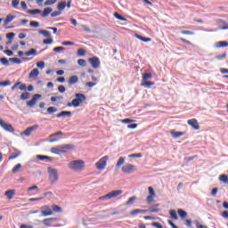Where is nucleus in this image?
<instances>
[{"instance_id": "1", "label": "nucleus", "mask_w": 228, "mask_h": 228, "mask_svg": "<svg viewBox=\"0 0 228 228\" xmlns=\"http://www.w3.org/2000/svg\"><path fill=\"white\" fill-rule=\"evenodd\" d=\"M74 149V144H61L58 146L52 147L50 152L61 156V154H67L69 151Z\"/></svg>"}, {"instance_id": "2", "label": "nucleus", "mask_w": 228, "mask_h": 228, "mask_svg": "<svg viewBox=\"0 0 228 228\" xmlns=\"http://www.w3.org/2000/svg\"><path fill=\"white\" fill-rule=\"evenodd\" d=\"M69 168L74 170L75 172H81L85 168V161L81 159L72 160L69 163Z\"/></svg>"}, {"instance_id": "3", "label": "nucleus", "mask_w": 228, "mask_h": 228, "mask_svg": "<svg viewBox=\"0 0 228 228\" xmlns=\"http://www.w3.org/2000/svg\"><path fill=\"white\" fill-rule=\"evenodd\" d=\"M49 175L50 184H56L60 175H58V169L49 167L47 168Z\"/></svg>"}, {"instance_id": "4", "label": "nucleus", "mask_w": 228, "mask_h": 228, "mask_svg": "<svg viewBox=\"0 0 228 228\" xmlns=\"http://www.w3.org/2000/svg\"><path fill=\"white\" fill-rule=\"evenodd\" d=\"M122 190L112 191L106 195L100 197V200H110V199H117L119 195H122Z\"/></svg>"}, {"instance_id": "5", "label": "nucleus", "mask_w": 228, "mask_h": 228, "mask_svg": "<svg viewBox=\"0 0 228 228\" xmlns=\"http://www.w3.org/2000/svg\"><path fill=\"white\" fill-rule=\"evenodd\" d=\"M75 97L76 98L73 100L75 108H79V106L86 101V95L84 94L77 93L75 94Z\"/></svg>"}, {"instance_id": "6", "label": "nucleus", "mask_w": 228, "mask_h": 228, "mask_svg": "<svg viewBox=\"0 0 228 228\" xmlns=\"http://www.w3.org/2000/svg\"><path fill=\"white\" fill-rule=\"evenodd\" d=\"M108 159H110V157L108 156H104L103 158L100 159L99 161L95 164L96 168L98 170H104L106 168Z\"/></svg>"}, {"instance_id": "7", "label": "nucleus", "mask_w": 228, "mask_h": 228, "mask_svg": "<svg viewBox=\"0 0 228 228\" xmlns=\"http://www.w3.org/2000/svg\"><path fill=\"white\" fill-rule=\"evenodd\" d=\"M121 170L124 174H133L136 171V166L133 164H126L122 167Z\"/></svg>"}, {"instance_id": "8", "label": "nucleus", "mask_w": 228, "mask_h": 228, "mask_svg": "<svg viewBox=\"0 0 228 228\" xmlns=\"http://www.w3.org/2000/svg\"><path fill=\"white\" fill-rule=\"evenodd\" d=\"M0 126L4 131H7L8 133H15V129L12 126V124H8L4 122L3 119H0Z\"/></svg>"}, {"instance_id": "9", "label": "nucleus", "mask_w": 228, "mask_h": 228, "mask_svg": "<svg viewBox=\"0 0 228 228\" xmlns=\"http://www.w3.org/2000/svg\"><path fill=\"white\" fill-rule=\"evenodd\" d=\"M42 216H51L53 215V209L47 205L41 207Z\"/></svg>"}, {"instance_id": "10", "label": "nucleus", "mask_w": 228, "mask_h": 228, "mask_svg": "<svg viewBox=\"0 0 228 228\" xmlns=\"http://www.w3.org/2000/svg\"><path fill=\"white\" fill-rule=\"evenodd\" d=\"M88 61L92 65L93 69H99V67H101V61H99L98 57L89 58Z\"/></svg>"}, {"instance_id": "11", "label": "nucleus", "mask_w": 228, "mask_h": 228, "mask_svg": "<svg viewBox=\"0 0 228 228\" xmlns=\"http://www.w3.org/2000/svg\"><path fill=\"white\" fill-rule=\"evenodd\" d=\"M41 98H42V94H34L32 99L27 102V106H28V108H33V106L37 104V101Z\"/></svg>"}, {"instance_id": "12", "label": "nucleus", "mask_w": 228, "mask_h": 228, "mask_svg": "<svg viewBox=\"0 0 228 228\" xmlns=\"http://www.w3.org/2000/svg\"><path fill=\"white\" fill-rule=\"evenodd\" d=\"M37 128L38 125H34L28 127L23 133H21V134H24L25 136H31V133H33V131H37Z\"/></svg>"}, {"instance_id": "13", "label": "nucleus", "mask_w": 228, "mask_h": 228, "mask_svg": "<svg viewBox=\"0 0 228 228\" xmlns=\"http://www.w3.org/2000/svg\"><path fill=\"white\" fill-rule=\"evenodd\" d=\"M187 124L193 127V129H195L196 131H199V129H200V126H199V122L195 118L189 119L187 121Z\"/></svg>"}, {"instance_id": "14", "label": "nucleus", "mask_w": 228, "mask_h": 228, "mask_svg": "<svg viewBox=\"0 0 228 228\" xmlns=\"http://www.w3.org/2000/svg\"><path fill=\"white\" fill-rule=\"evenodd\" d=\"M39 75H40V71L38 70V69H34L30 71L28 75V78L36 79L37 77H38Z\"/></svg>"}, {"instance_id": "15", "label": "nucleus", "mask_w": 228, "mask_h": 228, "mask_svg": "<svg viewBox=\"0 0 228 228\" xmlns=\"http://www.w3.org/2000/svg\"><path fill=\"white\" fill-rule=\"evenodd\" d=\"M170 134L173 138L177 139V138H181V136H184V134H186V133L185 132H176L175 130H171Z\"/></svg>"}, {"instance_id": "16", "label": "nucleus", "mask_w": 228, "mask_h": 228, "mask_svg": "<svg viewBox=\"0 0 228 228\" xmlns=\"http://www.w3.org/2000/svg\"><path fill=\"white\" fill-rule=\"evenodd\" d=\"M145 213H147V210L145 209H134L130 212V215H132V216H136V215H145Z\"/></svg>"}, {"instance_id": "17", "label": "nucleus", "mask_w": 228, "mask_h": 228, "mask_svg": "<svg viewBox=\"0 0 228 228\" xmlns=\"http://www.w3.org/2000/svg\"><path fill=\"white\" fill-rule=\"evenodd\" d=\"M77 81H79V77L77 76H71L69 78L68 85L69 86L76 85Z\"/></svg>"}, {"instance_id": "18", "label": "nucleus", "mask_w": 228, "mask_h": 228, "mask_svg": "<svg viewBox=\"0 0 228 228\" xmlns=\"http://www.w3.org/2000/svg\"><path fill=\"white\" fill-rule=\"evenodd\" d=\"M52 12H53V8L51 7L45 8L41 13V17L43 18L48 17L52 13Z\"/></svg>"}, {"instance_id": "19", "label": "nucleus", "mask_w": 228, "mask_h": 228, "mask_svg": "<svg viewBox=\"0 0 228 228\" xmlns=\"http://www.w3.org/2000/svg\"><path fill=\"white\" fill-rule=\"evenodd\" d=\"M57 118H61V117H72L71 111H61L56 115Z\"/></svg>"}, {"instance_id": "20", "label": "nucleus", "mask_w": 228, "mask_h": 228, "mask_svg": "<svg viewBox=\"0 0 228 228\" xmlns=\"http://www.w3.org/2000/svg\"><path fill=\"white\" fill-rule=\"evenodd\" d=\"M216 47L218 49L220 47H228L227 41H219L215 44Z\"/></svg>"}, {"instance_id": "21", "label": "nucleus", "mask_w": 228, "mask_h": 228, "mask_svg": "<svg viewBox=\"0 0 228 228\" xmlns=\"http://www.w3.org/2000/svg\"><path fill=\"white\" fill-rule=\"evenodd\" d=\"M13 19H15V16L12 14L7 15L6 19L4 20V26H8V24H10V22H12Z\"/></svg>"}, {"instance_id": "22", "label": "nucleus", "mask_w": 228, "mask_h": 228, "mask_svg": "<svg viewBox=\"0 0 228 228\" xmlns=\"http://www.w3.org/2000/svg\"><path fill=\"white\" fill-rule=\"evenodd\" d=\"M56 219L55 218H53V217H51V218H47V219H44L43 220V224H45V225H46V227H51V223L52 222H54Z\"/></svg>"}, {"instance_id": "23", "label": "nucleus", "mask_w": 228, "mask_h": 228, "mask_svg": "<svg viewBox=\"0 0 228 228\" xmlns=\"http://www.w3.org/2000/svg\"><path fill=\"white\" fill-rule=\"evenodd\" d=\"M27 13H28L29 15H38V13H42V10L40 9L28 10Z\"/></svg>"}, {"instance_id": "24", "label": "nucleus", "mask_w": 228, "mask_h": 228, "mask_svg": "<svg viewBox=\"0 0 228 228\" xmlns=\"http://www.w3.org/2000/svg\"><path fill=\"white\" fill-rule=\"evenodd\" d=\"M159 206V204H156L154 207H151L148 211L150 213H159V211H161V209L158 208Z\"/></svg>"}, {"instance_id": "25", "label": "nucleus", "mask_w": 228, "mask_h": 228, "mask_svg": "<svg viewBox=\"0 0 228 228\" xmlns=\"http://www.w3.org/2000/svg\"><path fill=\"white\" fill-rule=\"evenodd\" d=\"M66 7H67V2L65 1L59 3V4L57 5L59 12H62V10H65Z\"/></svg>"}, {"instance_id": "26", "label": "nucleus", "mask_w": 228, "mask_h": 228, "mask_svg": "<svg viewBox=\"0 0 228 228\" xmlns=\"http://www.w3.org/2000/svg\"><path fill=\"white\" fill-rule=\"evenodd\" d=\"M124 163H126V159H124V157H120L116 164V168H120Z\"/></svg>"}, {"instance_id": "27", "label": "nucleus", "mask_w": 228, "mask_h": 228, "mask_svg": "<svg viewBox=\"0 0 228 228\" xmlns=\"http://www.w3.org/2000/svg\"><path fill=\"white\" fill-rule=\"evenodd\" d=\"M0 63H2V65H4V67H10V60L3 57L0 58Z\"/></svg>"}, {"instance_id": "28", "label": "nucleus", "mask_w": 228, "mask_h": 228, "mask_svg": "<svg viewBox=\"0 0 228 228\" xmlns=\"http://www.w3.org/2000/svg\"><path fill=\"white\" fill-rule=\"evenodd\" d=\"M177 213H178L179 216H180L183 220H184V218H186V216H188V213H186V211H184V210H183V209H181V208L178 209Z\"/></svg>"}, {"instance_id": "29", "label": "nucleus", "mask_w": 228, "mask_h": 228, "mask_svg": "<svg viewBox=\"0 0 228 228\" xmlns=\"http://www.w3.org/2000/svg\"><path fill=\"white\" fill-rule=\"evenodd\" d=\"M37 159H40V161H44V159H49L50 161H53V157L45 155H37Z\"/></svg>"}, {"instance_id": "30", "label": "nucleus", "mask_w": 228, "mask_h": 228, "mask_svg": "<svg viewBox=\"0 0 228 228\" xmlns=\"http://www.w3.org/2000/svg\"><path fill=\"white\" fill-rule=\"evenodd\" d=\"M153 85H154V82H149V81H142V83H141V86H144L145 88H151V86H153Z\"/></svg>"}, {"instance_id": "31", "label": "nucleus", "mask_w": 228, "mask_h": 228, "mask_svg": "<svg viewBox=\"0 0 228 228\" xmlns=\"http://www.w3.org/2000/svg\"><path fill=\"white\" fill-rule=\"evenodd\" d=\"M25 56H37V49L32 48L28 52H25Z\"/></svg>"}, {"instance_id": "32", "label": "nucleus", "mask_w": 228, "mask_h": 228, "mask_svg": "<svg viewBox=\"0 0 228 228\" xmlns=\"http://www.w3.org/2000/svg\"><path fill=\"white\" fill-rule=\"evenodd\" d=\"M9 61L11 63H16V65H20L22 63V61L19 58H9Z\"/></svg>"}, {"instance_id": "33", "label": "nucleus", "mask_w": 228, "mask_h": 228, "mask_svg": "<svg viewBox=\"0 0 228 228\" xmlns=\"http://www.w3.org/2000/svg\"><path fill=\"white\" fill-rule=\"evenodd\" d=\"M149 79H152V74L151 73H146L142 75V80L143 81H149Z\"/></svg>"}, {"instance_id": "34", "label": "nucleus", "mask_w": 228, "mask_h": 228, "mask_svg": "<svg viewBox=\"0 0 228 228\" xmlns=\"http://www.w3.org/2000/svg\"><path fill=\"white\" fill-rule=\"evenodd\" d=\"M13 195H15V191H5V197H7L9 200H12V199H13Z\"/></svg>"}, {"instance_id": "35", "label": "nucleus", "mask_w": 228, "mask_h": 228, "mask_svg": "<svg viewBox=\"0 0 228 228\" xmlns=\"http://www.w3.org/2000/svg\"><path fill=\"white\" fill-rule=\"evenodd\" d=\"M29 97H30V94L28 92H25L20 95V101H27V99H29Z\"/></svg>"}, {"instance_id": "36", "label": "nucleus", "mask_w": 228, "mask_h": 228, "mask_svg": "<svg viewBox=\"0 0 228 228\" xmlns=\"http://www.w3.org/2000/svg\"><path fill=\"white\" fill-rule=\"evenodd\" d=\"M219 181H221V183H224V184H227V183H228L227 175H221L219 176Z\"/></svg>"}, {"instance_id": "37", "label": "nucleus", "mask_w": 228, "mask_h": 228, "mask_svg": "<svg viewBox=\"0 0 228 228\" xmlns=\"http://www.w3.org/2000/svg\"><path fill=\"white\" fill-rule=\"evenodd\" d=\"M39 35H43V37L49 38V37H51V32L47 30H39Z\"/></svg>"}, {"instance_id": "38", "label": "nucleus", "mask_w": 228, "mask_h": 228, "mask_svg": "<svg viewBox=\"0 0 228 228\" xmlns=\"http://www.w3.org/2000/svg\"><path fill=\"white\" fill-rule=\"evenodd\" d=\"M169 215L173 220H178L177 212L175 210H170Z\"/></svg>"}, {"instance_id": "39", "label": "nucleus", "mask_w": 228, "mask_h": 228, "mask_svg": "<svg viewBox=\"0 0 228 228\" xmlns=\"http://www.w3.org/2000/svg\"><path fill=\"white\" fill-rule=\"evenodd\" d=\"M52 209L54 211V213H61V207L58 205H53Z\"/></svg>"}, {"instance_id": "40", "label": "nucleus", "mask_w": 228, "mask_h": 228, "mask_svg": "<svg viewBox=\"0 0 228 228\" xmlns=\"http://www.w3.org/2000/svg\"><path fill=\"white\" fill-rule=\"evenodd\" d=\"M114 17L116 19H118V20H123L124 22H126V20H127V19H126L122 15L118 14V12H115Z\"/></svg>"}, {"instance_id": "41", "label": "nucleus", "mask_w": 228, "mask_h": 228, "mask_svg": "<svg viewBox=\"0 0 228 228\" xmlns=\"http://www.w3.org/2000/svg\"><path fill=\"white\" fill-rule=\"evenodd\" d=\"M56 111H58V109L55 108V107H49V108L47 109V113H48L49 115H53V113H56Z\"/></svg>"}, {"instance_id": "42", "label": "nucleus", "mask_w": 228, "mask_h": 228, "mask_svg": "<svg viewBox=\"0 0 228 228\" xmlns=\"http://www.w3.org/2000/svg\"><path fill=\"white\" fill-rule=\"evenodd\" d=\"M134 200H136L135 196H133V197L129 198L128 200L126 203V206H131V204H133L134 202Z\"/></svg>"}, {"instance_id": "43", "label": "nucleus", "mask_w": 228, "mask_h": 228, "mask_svg": "<svg viewBox=\"0 0 228 228\" xmlns=\"http://www.w3.org/2000/svg\"><path fill=\"white\" fill-rule=\"evenodd\" d=\"M227 58V53H223L216 56V59L219 61H222V60H225Z\"/></svg>"}, {"instance_id": "44", "label": "nucleus", "mask_w": 228, "mask_h": 228, "mask_svg": "<svg viewBox=\"0 0 228 228\" xmlns=\"http://www.w3.org/2000/svg\"><path fill=\"white\" fill-rule=\"evenodd\" d=\"M20 168H22V165L17 164V165L12 168V174H17V172H19V170H20Z\"/></svg>"}, {"instance_id": "45", "label": "nucleus", "mask_w": 228, "mask_h": 228, "mask_svg": "<svg viewBox=\"0 0 228 228\" xmlns=\"http://www.w3.org/2000/svg\"><path fill=\"white\" fill-rule=\"evenodd\" d=\"M63 96H53L51 97L50 101L52 102H56V101H62Z\"/></svg>"}, {"instance_id": "46", "label": "nucleus", "mask_w": 228, "mask_h": 228, "mask_svg": "<svg viewBox=\"0 0 228 228\" xmlns=\"http://www.w3.org/2000/svg\"><path fill=\"white\" fill-rule=\"evenodd\" d=\"M58 0H46L45 2V6H51L52 4H54Z\"/></svg>"}, {"instance_id": "47", "label": "nucleus", "mask_w": 228, "mask_h": 228, "mask_svg": "<svg viewBox=\"0 0 228 228\" xmlns=\"http://www.w3.org/2000/svg\"><path fill=\"white\" fill-rule=\"evenodd\" d=\"M77 63L80 67H86V61H85L84 59H79L77 61Z\"/></svg>"}, {"instance_id": "48", "label": "nucleus", "mask_w": 228, "mask_h": 228, "mask_svg": "<svg viewBox=\"0 0 228 228\" xmlns=\"http://www.w3.org/2000/svg\"><path fill=\"white\" fill-rule=\"evenodd\" d=\"M20 3V0H12V8H17Z\"/></svg>"}, {"instance_id": "49", "label": "nucleus", "mask_w": 228, "mask_h": 228, "mask_svg": "<svg viewBox=\"0 0 228 228\" xmlns=\"http://www.w3.org/2000/svg\"><path fill=\"white\" fill-rule=\"evenodd\" d=\"M128 158H143V155L142 153H134L128 155Z\"/></svg>"}, {"instance_id": "50", "label": "nucleus", "mask_w": 228, "mask_h": 228, "mask_svg": "<svg viewBox=\"0 0 228 228\" xmlns=\"http://www.w3.org/2000/svg\"><path fill=\"white\" fill-rule=\"evenodd\" d=\"M85 54H86V51L84 50L83 48H79V49L77 50V55H78V56H85Z\"/></svg>"}, {"instance_id": "51", "label": "nucleus", "mask_w": 228, "mask_h": 228, "mask_svg": "<svg viewBox=\"0 0 228 228\" xmlns=\"http://www.w3.org/2000/svg\"><path fill=\"white\" fill-rule=\"evenodd\" d=\"M29 25L31 28H38L40 26V23L38 21L32 20V21H30Z\"/></svg>"}, {"instance_id": "52", "label": "nucleus", "mask_w": 228, "mask_h": 228, "mask_svg": "<svg viewBox=\"0 0 228 228\" xmlns=\"http://www.w3.org/2000/svg\"><path fill=\"white\" fill-rule=\"evenodd\" d=\"M6 38H8V40H13V38H15V33L13 32H10L6 35Z\"/></svg>"}, {"instance_id": "53", "label": "nucleus", "mask_w": 228, "mask_h": 228, "mask_svg": "<svg viewBox=\"0 0 228 228\" xmlns=\"http://www.w3.org/2000/svg\"><path fill=\"white\" fill-rule=\"evenodd\" d=\"M61 134H63V132H61V131H58V132H56V133H54V134H50V138H54V136H61Z\"/></svg>"}, {"instance_id": "54", "label": "nucleus", "mask_w": 228, "mask_h": 228, "mask_svg": "<svg viewBox=\"0 0 228 228\" xmlns=\"http://www.w3.org/2000/svg\"><path fill=\"white\" fill-rule=\"evenodd\" d=\"M37 67H38V69H45V62L44 61H38L37 63Z\"/></svg>"}, {"instance_id": "55", "label": "nucleus", "mask_w": 228, "mask_h": 228, "mask_svg": "<svg viewBox=\"0 0 228 228\" xmlns=\"http://www.w3.org/2000/svg\"><path fill=\"white\" fill-rule=\"evenodd\" d=\"M58 92H60V94H65V92H67V89L63 86H59Z\"/></svg>"}, {"instance_id": "56", "label": "nucleus", "mask_w": 228, "mask_h": 228, "mask_svg": "<svg viewBox=\"0 0 228 228\" xmlns=\"http://www.w3.org/2000/svg\"><path fill=\"white\" fill-rule=\"evenodd\" d=\"M61 15V11H54L53 12L51 13V17H60Z\"/></svg>"}, {"instance_id": "57", "label": "nucleus", "mask_w": 228, "mask_h": 228, "mask_svg": "<svg viewBox=\"0 0 228 228\" xmlns=\"http://www.w3.org/2000/svg\"><path fill=\"white\" fill-rule=\"evenodd\" d=\"M12 83L10 80L4 81V82H0V86H10Z\"/></svg>"}, {"instance_id": "58", "label": "nucleus", "mask_w": 228, "mask_h": 228, "mask_svg": "<svg viewBox=\"0 0 228 228\" xmlns=\"http://www.w3.org/2000/svg\"><path fill=\"white\" fill-rule=\"evenodd\" d=\"M148 190H149L150 196L156 197V192L154 191V189L152 187H149Z\"/></svg>"}, {"instance_id": "59", "label": "nucleus", "mask_w": 228, "mask_h": 228, "mask_svg": "<svg viewBox=\"0 0 228 228\" xmlns=\"http://www.w3.org/2000/svg\"><path fill=\"white\" fill-rule=\"evenodd\" d=\"M81 28L84 29V31H86V33H91L92 31L86 25H82Z\"/></svg>"}, {"instance_id": "60", "label": "nucleus", "mask_w": 228, "mask_h": 228, "mask_svg": "<svg viewBox=\"0 0 228 228\" xmlns=\"http://www.w3.org/2000/svg\"><path fill=\"white\" fill-rule=\"evenodd\" d=\"M43 44L46 45H49L51 44H53V38H49V39H45L43 41Z\"/></svg>"}, {"instance_id": "61", "label": "nucleus", "mask_w": 228, "mask_h": 228, "mask_svg": "<svg viewBox=\"0 0 228 228\" xmlns=\"http://www.w3.org/2000/svg\"><path fill=\"white\" fill-rule=\"evenodd\" d=\"M95 85H97V84L94 83V82L86 83V86H88L89 88H94V86H95Z\"/></svg>"}, {"instance_id": "62", "label": "nucleus", "mask_w": 228, "mask_h": 228, "mask_svg": "<svg viewBox=\"0 0 228 228\" xmlns=\"http://www.w3.org/2000/svg\"><path fill=\"white\" fill-rule=\"evenodd\" d=\"M195 224L197 228H208V226L200 224L199 221H195Z\"/></svg>"}, {"instance_id": "63", "label": "nucleus", "mask_w": 228, "mask_h": 228, "mask_svg": "<svg viewBox=\"0 0 228 228\" xmlns=\"http://www.w3.org/2000/svg\"><path fill=\"white\" fill-rule=\"evenodd\" d=\"M61 45H74V42L64 41L61 43Z\"/></svg>"}, {"instance_id": "64", "label": "nucleus", "mask_w": 228, "mask_h": 228, "mask_svg": "<svg viewBox=\"0 0 228 228\" xmlns=\"http://www.w3.org/2000/svg\"><path fill=\"white\" fill-rule=\"evenodd\" d=\"M152 226L157 228H163V225L158 222L152 223Z\"/></svg>"}]
</instances>
